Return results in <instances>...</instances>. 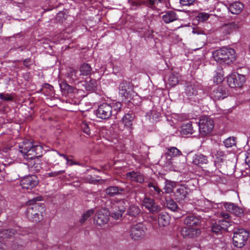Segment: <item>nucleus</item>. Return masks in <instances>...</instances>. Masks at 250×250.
I'll use <instances>...</instances> for the list:
<instances>
[{
  "mask_svg": "<svg viewBox=\"0 0 250 250\" xmlns=\"http://www.w3.org/2000/svg\"><path fill=\"white\" fill-rule=\"evenodd\" d=\"M212 56L217 62L228 64L233 63L236 59L235 51L231 48L223 47L216 50L213 52Z\"/></svg>",
  "mask_w": 250,
  "mask_h": 250,
  "instance_id": "nucleus-1",
  "label": "nucleus"
},
{
  "mask_svg": "<svg viewBox=\"0 0 250 250\" xmlns=\"http://www.w3.org/2000/svg\"><path fill=\"white\" fill-rule=\"evenodd\" d=\"M38 198H34L28 202V206L26 209V216L33 222L37 223L42 219V215H40L44 210V207L40 203H35Z\"/></svg>",
  "mask_w": 250,
  "mask_h": 250,
  "instance_id": "nucleus-2",
  "label": "nucleus"
},
{
  "mask_svg": "<svg viewBox=\"0 0 250 250\" xmlns=\"http://www.w3.org/2000/svg\"><path fill=\"white\" fill-rule=\"evenodd\" d=\"M133 89V85L130 82L123 81L119 85V94L124 97V100L135 104L137 103L134 101L139 99V97Z\"/></svg>",
  "mask_w": 250,
  "mask_h": 250,
  "instance_id": "nucleus-3",
  "label": "nucleus"
},
{
  "mask_svg": "<svg viewBox=\"0 0 250 250\" xmlns=\"http://www.w3.org/2000/svg\"><path fill=\"white\" fill-rule=\"evenodd\" d=\"M198 126L200 135L204 137L211 132L214 124L213 120L209 116H202L199 120Z\"/></svg>",
  "mask_w": 250,
  "mask_h": 250,
  "instance_id": "nucleus-4",
  "label": "nucleus"
},
{
  "mask_svg": "<svg viewBox=\"0 0 250 250\" xmlns=\"http://www.w3.org/2000/svg\"><path fill=\"white\" fill-rule=\"evenodd\" d=\"M250 232L244 229H238L233 232V244L238 248H243L249 237Z\"/></svg>",
  "mask_w": 250,
  "mask_h": 250,
  "instance_id": "nucleus-5",
  "label": "nucleus"
},
{
  "mask_svg": "<svg viewBox=\"0 0 250 250\" xmlns=\"http://www.w3.org/2000/svg\"><path fill=\"white\" fill-rule=\"evenodd\" d=\"M145 229L146 228L143 224L137 223L131 227L130 236L135 241L140 240L144 237Z\"/></svg>",
  "mask_w": 250,
  "mask_h": 250,
  "instance_id": "nucleus-6",
  "label": "nucleus"
},
{
  "mask_svg": "<svg viewBox=\"0 0 250 250\" xmlns=\"http://www.w3.org/2000/svg\"><path fill=\"white\" fill-rule=\"evenodd\" d=\"M39 183L38 177L35 175H28L20 181V185L23 189H32Z\"/></svg>",
  "mask_w": 250,
  "mask_h": 250,
  "instance_id": "nucleus-7",
  "label": "nucleus"
},
{
  "mask_svg": "<svg viewBox=\"0 0 250 250\" xmlns=\"http://www.w3.org/2000/svg\"><path fill=\"white\" fill-rule=\"evenodd\" d=\"M112 113V106L111 104L107 103L101 104L96 112L97 117L102 119H107L109 118Z\"/></svg>",
  "mask_w": 250,
  "mask_h": 250,
  "instance_id": "nucleus-8",
  "label": "nucleus"
},
{
  "mask_svg": "<svg viewBox=\"0 0 250 250\" xmlns=\"http://www.w3.org/2000/svg\"><path fill=\"white\" fill-rule=\"evenodd\" d=\"M246 81L245 77L239 74H233L228 78L229 85L232 88L241 87Z\"/></svg>",
  "mask_w": 250,
  "mask_h": 250,
  "instance_id": "nucleus-9",
  "label": "nucleus"
},
{
  "mask_svg": "<svg viewBox=\"0 0 250 250\" xmlns=\"http://www.w3.org/2000/svg\"><path fill=\"white\" fill-rule=\"evenodd\" d=\"M108 221V214L104 209H100L95 213L94 222L97 225L102 227L107 224Z\"/></svg>",
  "mask_w": 250,
  "mask_h": 250,
  "instance_id": "nucleus-10",
  "label": "nucleus"
},
{
  "mask_svg": "<svg viewBox=\"0 0 250 250\" xmlns=\"http://www.w3.org/2000/svg\"><path fill=\"white\" fill-rule=\"evenodd\" d=\"M228 95L227 88L220 85L214 88L210 94V97L214 100H220L224 99Z\"/></svg>",
  "mask_w": 250,
  "mask_h": 250,
  "instance_id": "nucleus-11",
  "label": "nucleus"
},
{
  "mask_svg": "<svg viewBox=\"0 0 250 250\" xmlns=\"http://www.w3.org/2000/svg\"><path fill=\"white\" fill-rule=\"evenodd\" d=\"M43 152L42 147L40 145H33L29 154H27V159L34 160L38 159L42 156Z\"/></svg>",
  "mask_w": 250,
  "mask_h": 250,
  "instance_id": "nucleus-12",
  "label": "nucleus"
},
{
  "mask_svg": "<svg viewBox=\"0 0 250 250\" xmlns=\"http://www.w3.org/2000/svg\"><path fill=\"white\" fill-rule=\"evenodd\" d=\"M224 206L228 211H229L238 217L242 216L244 214L243 209L232 203H225Z\"/></svg>",
  "mask_w": 250,
  "mask_h": 250,
  "instance_id": "nucleus-13",
  "label": "nucleus"
},
{
  "mask_svg": "<svg viewBox=\"0 0 250 250\" xmlns=\"http://www.w3.org/2000/svg\"><path fill=\"white\" fill-rule=\"evenodd\" d=\"M181 233L185 238H194L200 234L201 230L199 229L184 228L181 229Z\"/></svg>",
  "mask_w": 250,
  "mask_h": 250,
  "instance_id": "nucleus-14",
  "label": "nucleus"
},
{
  "mask_svg": "<svg viewBox=\"0 0 250 250\" xmlns=\"http://www.w3.org/2000/svg\"><path fill=\"white\" fill-rule=\"evenodd\" d=\"M201 222V217L194 214H191L186 217L184 220V223L189 227L200 226Z\"/></svg>",
  "mask_w": 250,
  "mask_h": 250,
  "instance_id": "nucleus-15",
  "label": "nucleus"
},
{
  "mask_svg": "<svg viewBox=\"0 0 250 250\" xmlns=\"http://www.w3.org/2000/svg\"><path fill=\"white\" fill-rule=\"evenodd\" d=\"M188 191L187 188L181 186L178 188L174 192V196L177 200L183 203L188 198Z\"/></svg>",
  "mask_w": 250,
  "mask_h": 250,
  "instance_id": "nucleus-16",
  "label": "nucleus"
},
{
  "mask_svg": "<svg viewBox=\"0 0 250 250\" xmlns=\"http://www.w3.org/2000/svg\"><path fill=\"white\" fill-rule=\"evenodd\" d=\"M239 22L233 21L229 23L224 24L221 27V30L225 35H228L234 30L239 28Z\"/></svg>",
  "mask_w": 250,
  "mask_h": 250,
  "instance_id": "nucleus-17",
  "label": "nucleus"
},
{
  "mask_svg": "<svg viewBox=\"0 0 250 250\" xmlns=\"http://www.w3.org/2000/svg\"><path fill=\"white\" fill-rule=\"evenodd\" d=\"M162 19L166 23H169L178 19L177 14L175 12L170 10L162 12Z\"/></svg>",
  "mask_w": 250,
  "mask_h": 250,
  "instance_id": "nucleus-18",
  "label": "nucleus"
},
{
  "mask_svg": "<svg viewBox=\"0 0 250 250\" xmlns=\"http://www.w3.org/2000/svg\"><path fill=\"white\" fill-rule=\"evenodd\" d=\"M32 143L26 140L23 141L22 144L19 146V151L23 154L25 159L27 158V154H29L30 150L33 146Z\"/></svg>",
  "mask_w": 250,
  "mask_h": 250,
  "instance_id": "nucleus-19",
  "label": "nucleus"
},
{
  "mask_svg": "<svg viewBox=\"0 0 250 250\" xmlns=\"http://www.w3.org/2000/svg\"><path fill=\"white\" fill-rule=\"evenodd\" d=\"M125 191V188L118 186H110L105 189L106 194L110 197L121 195Z\"/></svg>",
  "mask_w": 250,
  "mask_h": 250,
  "instance_id": "nucleus-20",
  "label": "nucleus"
},
{
  "mask_svg": "<svg viewBox=\"0 0 250 250\" xmlns=\"http://www.w3.org/2000/svg\"><path fill=\"white\" fill-rule=\"evenodd\" d=\"M192 162L193 164L202 167L203 165L207 163V157L201 154H195L192 157Z\"/></svg>",
  "mask_w": 250,
  "mask_h": 250,
  "instance_id": "nucleus-21",
  "label": "nucleus"
},
{
  "mask_svg": "<svg viewBox=\"0 0 250 250\" xmlns=\"http://www.w3.org/2000/svg\"><path fill=\"white\" fill-rule=\"evenodd\" d=\"M127 178H130V180L135 182L142 183L144 181L143 175L140 172L131 171L126 174Z\"/></svg>",
  "mask_w": 250,
  "mask_h": 250,
  "instance_id": "nucleus-22",
  "label": "nucleus"
},
{
  "mask_svg": "<svg viewBox=\"0 0 250 250\" xmlns=\"http://www.w3.org/2000/svg\"><path fill=\"white\" fill-rule=\"evenodd\" d=\"M170 217L166 213H161L158 218L159 226L162 227L167 226L170 223Z\"/></svg>",
  "mask_w": 250,
  "mask_h": 250,
  "instance_id": "nucleus-23",
  "label": "nucleus"
},
{
  "mask_svg": "<svg viewBox=\"0 0 250 250\" xmlns=\"http://www.w3.org/2000/svg\"><path fill=\"white\" fill-rule=\"evenodd\" d=\"M243 8V4L241 2L236 1L229 5V10L233 14H238L242 12Z\"/></svg>",
  "mask_w": 250,
  "mask_h": 250,
  "instance_id": "nucleus-24",
  "label": "nucleus"
},
{
  "mask_svg": "<svg viewBox=\"0 0 250 250\" xmlns=\"http://www.w3.org/2000/svg\"><path fill=\"white\" fill-rule=\"evenodd\" d=\"M134 119L133 114L126 113L122 118L121 122L125 126L130 128L132 125V121Z\"/></svg>",
  "mask_w": 250,
  "mask_h": 250,
  "instance_id": "nucleus-25",
  "label": "nucleus"
},
{
  "mask_svg": "<svg viewBox=\"0 0 250 250\" xmlns=\"http://www.w3.org/2000/svg\"><path fill=\"white\" fill-rule=\"evenodd\" d=\"M60 86L63 95H65L73 93L75 89L73 86L68 85L65 82H62L60 83Z\"/></svg>",
  "mask_w": 250,
  "mask_h": 250,
  "instance_id": "nucleus-26",
  "label": "nucleus"
},
{
  "mask_svg": "<svg viewBox=\"0 0 250 250\" xmlns=\"http://www.w3.org/2000/svg\"><path fill=\"white\" fill-rule=\"evenodd\" d=\"M167 159H170L172 157L179 156L182 155L181 152L175 147L167 148V151L165 153Z\"/></svg>",
  "mask_w": 250,
  "mask_h": 250,
  "instance_id": "nucleus-27",
  "label": "nucleus"
},
{
  "mask_svg": "<svg viewBox=\"0 0 250 250\" xmlns=\"http://www.w3.org/2000/svg\"><path fill=\"white\" fill-rule=\"evenodd\" d=\"M185 93L188 96L190 97L196 95L197 93V91L194 85H192L190 83H186Z\"/></svg>",
  "mask_w": 250,
  "mask_h": 250,
  "instance_id": "nucleus-28",
  "label": "nucleus"
},
{
  "mask_svg": "<svg viewBox=\"0 0 250 250\" xmlns=\"http://www.w3.org/2000/svg\"><path fill=\"white\" fill-rule=\"evenodd\" d=\"M181 134L183 135L192 134L193 133V129L192 124L190 122L184 124L182 126Z\"/></svg>",
  "mask_w": 250,
  "mask_h": 250,
  "instance_id": "nucleus-29",
  "label": "nucleus"
},
{
  "mask_svg": "<svg viewBox=\"0 0 250 250\" xmlns=\"http://www.w3.org/2000/svg\"><path fill=\"white\" fill-rule=\"evenodd\" d=\"M81 75L87 76L91 74L92 68L89 64L84 63L81 65L80 68Z\"/></svg>",
  "mask_w": 250,
  "mask_h": 250,
  "instance_id": "nucleus-30",
  "label": "nucleus"
},
{
  "mask_svg": "<svg viewBox=\"0 0 250 250\" xmlns=\"http://www.w3.org/2000/svg\"><path fill=\"white\" fill-rule=\"evenodd\" d=\"M140 212V209L138 207L131 205L127 210V214L132 217H136Z\"/></svg>",
  "mask_w": 250,
  "mask_h": 250,
  "instance_id": "nucleus-31",
  "label": "nucleus"
},
{
  "mask_svg": "<svg viewBox=\"0 0 250 250\" xmlns=\"http://www.w3.org/2000/svg\"><path fill=\"white\" fill-rule=\"evenodd\" d=\"M17 233V230L14 229H9L2 230L0 233V237L10 238Z\"/></svg>",
  "mask_w": 250,
  "mask_h": 250,
  "instance_id": "nucleus-32",
  "label": "nucleus"
},
{
  "mask_svg": "<svg viewBox=\"0 0 250 250\" xmlns=\"http://www.w3.org/2000/svg\"><path fill=\"white\" fill-rule=\"evenodd\" d=\"M147 187L151 188V191H154L158 195H160L161 193H163V191L159 188L157 184L149 182L147 184Z\"/></svg>",
  "mask_w": 250,
  "mask_h": 250,
  "instance_id": "nucleus-33",
  "label": "nucleus"
},
{
  "mask_svg": "<svg viewBox=\"0 0 250 250\" xmlns=\"http://www.w3.org/2000/svg\"><path fill=\"white\" fill-rule=\"evenodd\" d=\"M167 207L173 211H178L179 209L177 203L171 199L167 200Z\"/></svg>",
  "mask_w": 250,
  "mask_h": 250,
  "instance_id": "nucleus-34",
  "label": "nucleus"
},
{
  "mask_svg": "<svg viewBox=\"0 0 250 250\" xmlns=\"http://www.w3.org/2000/svg\"><path fill=\"white\" fill-rule=\"evenodd\" d=\"M166 185L164 188L165 191L167 193H170L173 192V188L175 186V183L171 181L166 180Z\"/></svg>",
  "mask_w": 250,
  "mask_h": 250,
  "instance_id": "nucleus-35",
  "label": "nucleus"
},
{
  "mask_svg": "<svg viewBox=\"0 0 250 250\" xmlns=\"http://www.w3.org/2000/svg\"><path fill=\"white\" fill-rule=\"evenodd\" d=\"M126 201L125 199H122L117 203V205L115 206L116 209L120 211V212L124 213L125 210V205Z\"/></svg>",
  "mask_w": 250,
  "mask_h": 250,
  "instance_id": "nucleus-36",
  "label": "nucleus"
},
{
  "mask_svg": "<svg viewBox=\"0 0 250 250\" xmlns=\"http://www.w3.org/2000/svg\"><path fill=\"white\" fill-rule=\"evenodd\" d=\"M168 83L172 86L176 85L179 83V79L177 76L171 74L168 79Z\"/></svg>",
  "mask_w": 250,
  "mask_h": 250,
  "instance_id": "nucleus-37",
  "label": "nucleus"
},
{
  "mask_svg": "<svg viewBox=\"0 0 250 250\" xmlns=\"http://www.w3.org/2000/svg\"><path fill=\"white\" fill-rule=\"evenodd\" d=\"M209 17V15L206 13L201 12L195 17L197 21L201 22H204L207 20Z\"/></svg>",
  "mask_w": 250,
  "mask_h": 250,
  "instance_id": "nucleus-38",
  "label": "nucleus"
},
{
  "mask_svg": "<svg viewBox=\"0 0 250 250\" xmlns=\"http://www.w3.org/2000/svg\"><path fill=\"white\" fill-rule=\"evenodd\" d=\"M224 145L227 147H230L236 145L235 139L234 137H229L224 142Z\"/></svg>",
  "mask_w": 250,
  "mask_h": 250,
  "instance_id": "nucleus-39",
  "label": "nucleus"
},
{
  "mask_svg": "<svg viewBox=\"0 0 250 250\" xmlns=\"http://www.w3.org/2000/svg\"><path fill=\"white\" fill-rule=\"evenodd\" d=\"M96 82L94 80H90L85 83L84 86L86 90L91 91L95 87Z\"/></svg>",
  "mask_w": 250,
  "mask_h": 250,
  "instance_id": "nucleus-40",
  "label": "nucleus"
},
{
  "mask_svg": "<svg viewBox=\"0 0 250 250\" xmlns=\"http://www.w3.org/2000/svg\"><path fill=\"white\" fill-rule=\"evenodd\" d=\"M222 229L227 230L228 228L231 225L230 222L229 220L222 219L218 221Z\"/></svg>",
  "mask_w": 250,
  "mask_h": 250,
  "instance_id": "nucleus-41",
  "label": "nucleus"
},
{
  "mask_svg": "<svg viewBox=\"0 0 250 250\" xmlns=\"http://www.w3.org/2000/svg\"><path fill=\"white\" fill-rule=\"evenodd\" d=\"M94 213L93 209H90L86 211L83 216L82 218L80 219V222L81 224L83 223L89 217H90Z\"/></svg>",
  "mask_w": 250,
  "mask_h": 250,
  "instance_id": "nucleus-42",
  "label": "nucleus"
},
{
  "mask_svg": "<svg viewBox=\"0 0 250 250\" xmlns=\"http://www.w3.org/2000/svg\"><path fill=\"white\" fill-rule=\"evenodd\" d=\"M66 17L65 13L63 11H61L57 14L56 20L60 22H62L66 19Z\"/></svg>",
  "mask_w": 250,
  "mask_h": 250,
  "instance_id": "nucleus-43",
  "label": "nucleus"
},
{
  "mask_svg": "<svg viewBox=\"0 0 250 250\" xmlns=\"http://www.w3.org/2000/svg\"><path fill=\"white\" fill-rule=\"evenodd\" d=\"M161 209V207L155 203L151 207H148V210L152 213H155L159 211Z\"/></svg>",
  "mask_w": 250,
  "mask_h": 250,
  "instance_id": "nucleus-44",
  "label": "nucleus"
},
{
  "mask_svg": "<svg viewBox=\"0 0 250 250\" xmlns=\"http://www.w3.org/2000/svg\"><path fill=\"white\" fill-rule=\"evenodd\" d=\"M77 73L78 71L77 70L70 68L68 72V75L72 80H76L78 79Z\"/></svg>",
  "mask_w": 250,
  "mask_h": 250,
  "instance_id": "nucleus-45",
  "label": "nucleus"
},
{
  "mask_svg": "<svg viewBox=\"0 0 250 250\" xmlns=\"http://www.w3.org/2000/svg\"><path fill=\"white\" fill-rule=\"evenodd\" d=\"M143 203L145 208L148 209V207H151L155 202L153 199L150 198H145L144 199Z\"/></svg>",
  "mask_w": 250,
  "mask_h": 250,
  "instance_id": "nucleus-46",
  "label": "nucleus"
},
{
  "mask_svg": "<svg viewBox=\"0 0 250 250\" xmlns=\"http://www.w3.org/2000/svg\"><path fill=\"white\" fill-rule=\"evenodd\" d=\"M82 129L83 132L87 135H90V129L88 124L86 122H83L82 124Z\"/></svg>",
  "mask_w": 250,
  "mask_h": 250,
  "instance_id": "nucleus-47",
  "label": "nucleus"
},
{
  "mask_svg": "<svg viewBox=\"0 0 250 250\" xmlns=\"http://www.w3.org/2000/svg\"><path fill=\"white\" fill-rule=\"evenodd\" d=\"M13 96L9 94L0 93V99L4 101H12Z\"/></svg>",
  "mask_w": 250,
  "mask_h": 250,
  "instance_id": "nucleus-48",
  "label": "nucleus"
},
{
  "mask_svg": "<svg viewBox=\"0 0 250 250\" xmlns=\"http://www.w3.org/2000/svg\"><path fill=\"white\" fill-rule=\"evenodd\" d=\"M222 229L221 227L220 226L219 223H215L212 225L211 230L212 232H215L216 233H219Z\"/></svg>",
  "mask_w": 250,
  "mask_h": 250,
  "instance_id": "nucleus-49",
  "label": "nucleus"
},
{
  "mask_svg": "<svg viewBox=\"0 0 250 250\" xmlns=\"http://www.w3.org/2000/svg\"><path fill=\"white\" fill-rule=\"evenodd\" d=\"M112 109L114 108L115 111H116V113L120 112L121 111L122 104L120 102H116L115 103H113L112 105Z\"/></svg>",
  "mask_w": 250,
  "mask_h": 250,
  "instance_id": "nucleus-50",
  "label": "nucleus"
},
{
  "mask_svg": "<svg viewBox=\"0 0 250 250\" xmlns=\"http://www.w3.org/2000/svg\"><path fill=\"white\" fill-rule=\"evenodd\" d=\"M123 213L120 212L117 209L111 213V215L115 219H118L122 216Z\"/></svg>",
  "mask_w": 250,
  "mask_h": 250,
  "instance_id": "nucleus-51",
  "label": "nucleus"
},
{
  "mask_svg": "<svg viewBox=\"0 0 250 250\" xmlns=\"http://www.w3.org/2000/svg\"><path fill=\"white\" fill-rule=\"evenodd\" d=\"M195 0H180V4L183 6H188L193 3Z\"/></svg>",
  "mask_w": 250,
  "mask_h": 250,
  "instance_id": "nucleus-52",
  "label": "nucleus"
},
{
  "mask_svg": "<svg viewBox=\"0 0 250 250\" xmlns=\"http://www.w3.org/2000/svg\"><path fill=\"white\" fill-rule=\"evenodd\" d=\"M65 172V170H60L58 171L52 172L48 173L49 177H55L58 175H60Z\"/></svg>",
  "mask_w": 250,
  "mask_h": 250,
  "instance_id": "nucleus-53",
  "label": "nucleus"
},
{
  "mask_svg": "<svg viewBox=\"0 0 250 250\" xmlns=\"http://www.w3.org/2000/svg\"><path fill=\"white\" fill-rule=\"evenodd\" d=\"M146 0H137L135 1H132V5L135 6H140L142 4L145 3Z\"/></svg>",
  "mask_w": 250,
  "mask_h": 250,
  "instance_id": "nucleus-54",
  "label": "nucleus"
},
{
  "mask_svg": "<svg viewBox=\"0 0 250 250\" xmlns=\"http://www.w3.org/2000/svg\"><path fill=\"white\" fill-rule=\"evenodd\" d=\"M223 81V79L221 76H217L214 77V82L216 83L217 84L221 83Z\"/></svg>",
  "mask_w": 250,
  "mask_h": 250,
  "instance_id": "nucleus-55",
  "label": "nucleus"
},
{
  "mask_svg": "<svg viewBox=\"0 0 250 250\" xmlns=\"http://www.w3.org/2000/svg\"><path fill=\"white\" fill-rule=\"evenodd\" d=\"M166 0H148L149 3L150 5H154L159 3L164 2Z\"/></svg>",
  "mask_w": 250,
  "mask_h": 250,
  "instance_id": "nucleus-56",
  "label": "nucleus"
},
{
  "mask_svg": "<svg viewBox=\"0 0 250 250\" xmlns=\"http://www.w3.org/2000/svg\"><path fill=\"white\" fill-rule=\"evenodd\" d=\"M57 153L60 155V156H62L63 158H64L66 161H67V163L69 165L70 163H74V161H73L71 159H68V158L64 154H60L59 153L58 151H57Z\"/></svg>",
  "mask_w": 250,
  "mask_h": 250,
  "instance_id": "nucleus-57",
  "label": "nucleus"
},
{
  "mask_svg": "<svg viewBox=\"0 0 250 250\" xmlns=\"http://www.w3.org/2000/svg\"><path fill=\"white\" fill-rule=\"evenodd\" d=\"M246 163L250 167V152L247 153L245 158Z\"/></svg>",
  "mask_w": 250,
  "mask_h": 250,
  "instance_id": "nucleus-58",
  "label": "nucleus"
},
{
  "mask_svg": "<svg viewBox=\"0 0 250 250\" xmlns=\"http://www.w3.org/2000/svg\"><path fill=\"white\" fill-rule=\"evenodd\" d=\"M224 161V159L223 158L219 157L218 156H216V160L215 161V165L219 164L220 163L223 162Z\"/></svg>",
  "mask_w": 250,
  "mask_h": 250,
  "instance_id": "nucleus-59",
  "label": "nucleus"
},
{
  "mask_svg": "<svg viewBox=\"0 0 250 250\" xmlns=\"http://www.w3.org/2000/svg\"><path fill=\"white\" fill-rule=\"evenodd\" d=\"M31 61L30 59H26L23 61V64L26 67H28L29 64H28Z\"/></svg>",
  "mask_w": 250,
  "mask_h": 250,
  "instance_id": "nucleus-60",
  "label": "nucleus"
},
{
  "mask_svg": "<svg viewBox=\"0 0 250 250\" xmlns=\"http://www.w3.org/2000/svg\"><path fill=\"white\" fill-rule=\"evenodd\" d=\"M221 216L223 217V219L229 220V215L228 213H222Z\"/></svg>",
  "mask_w": 250,
  "mask_h": 250,
  "instance_id": "nucleus-61",
  "label": "nucleus"
},
{
  "mask_svg": "<svg viewBox=\"0 0 250 250\" xmlns=\"http://www.w3.org/2000/svg\"><path fill=\"white\" fill-rule=\"evenodd\" d=\"M193 33H194V34L196 33V34H204L203 31L199 30L198 29H195V28H194L193 30Z\"/></svg>",
  "mask_w": 250,
  "mask_h": 250,
  "instance_id": "nucleus-62",
  "label": "nucleus"
},
{
  "mask_svg": "<svg viewBox=\"0 0 250 250\" xmlns=\"http://www.w3.org/2000/svg\"><path fill=\"white\" fill-rule=\"evenodd\" d=\"M216 155L219 157H223L224 156V152L222 151H218Z\"/></svg>",
  "mask_w": 250,
  "mask_h": 250,
  "instance_id": "nucleus-63",
  "label": "nucleus"
},
{
  "mask_svg": "<svg viewBox=\"0 0 250 250\" xmlns=\"http://www.w3.org/2000/svg\"><path fill=\"white\" fill-rule=\"evenodd\" d=\"M32 167H34V169L36 171H39L40 170V168H41V167L40 166H35V164H33L32 166Z\"/></svg>",
  "mask_w": 250,
  "mask_h": 250,
  "instance_id": "nucleus-64",
  "label": "nucleus"
}]
</instances>
